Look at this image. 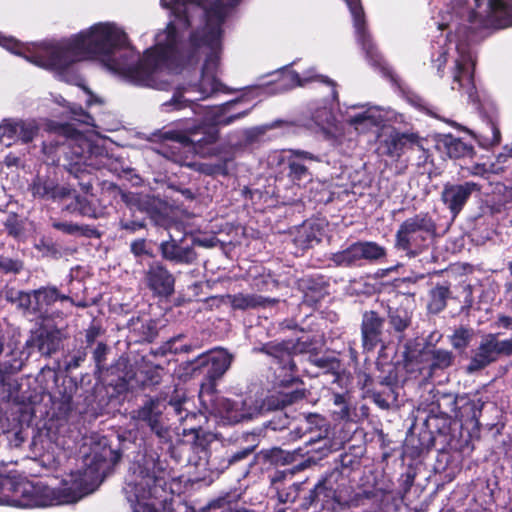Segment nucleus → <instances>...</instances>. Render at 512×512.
<instances>
[{
  "instance_id": "f257e3e1",
  "label": "nucleus",
  "mask_w": 512,
  "mask_h": 512,
  "mask_svg": "<svg viewBox=\"0 0 512 512\" xmlns=\"http://www.w3.org/2000/svg\"><path fill=\"white\" fill-rule=\"evenodd\" d=\"M241 0H214L205 8L202 27L192 30L186 44L179 39L174 22L170 21L165 29V39L153 48L147 49L142 57L136 51H126L125 61L114 63L130 77L134 84L151 87L155 83L154 75L163 64L176 62L188 65L197 61L202 47L210 50L209 61L214 54L221 51L223 24L229 9L235 7Z\"/></svg>"
},
{
  "instance_id": "f03ea898",
  "label": "nucleus",
  "mask_w": 512,
  "mask_h": 512,
  "mask_svg": "<svg viewBox=\"0 0 512 512\" xmlns=\"http://www.w3.org/2000/svg\"><path fill=\"white\" fill-rule=\"evenodd\" d=\"M360 461L356 456L342 453L333 469L322 474L314 484L309 480L295 482L278 491L281 503L293 504L302 512H338L339 509L366 504H377L385 496L377 485L354 489L350 472Z\"/></svg>"
},
{
  "instance_id": "7ed1b4c3",
  "label": "nucleus",
  "mask_w": 512,
  "mask_h": 512,
  "mask_svg": "<svg viewBox=\"0 0 512 512\" xmlns=\"http://www.w3.org/2000/svg\"><path fill=\"white\" fill-rule=\"evenodd\" d=\"M89 493L82 482L75 479L71 485L51 488L42 481L22 479L14 481L10 494H5L6 504L19 508L48 507L79 501Z\"/></svg>"
},
{
  "instance_id": "20e7f679",
  "label": "nucleus",
  "mask_w": 512,
  "mask_h": 512,
  "mask_svg": "<svg viewBox=\"0 0 512 512\" xmlns=\"http://www.w3.org/2000/svg\"><path fill=\"white\" fill-rule=\"evenodd\" d=\"M83 40L84 55L103 56L105 65L115 73L130 81V77L122 70L117 69L114 63L125 61L126 51H135L128 39V35L113 23H97L88 30L78 33Z\"/></svg>"
},
{
  "instance_id": "39448f33",
  "label": "nucleus",
  "mask_w": 512,
  "mask_h": 512,
  "mask_svg": "<svg viewBox=\"0 0 512 512\" xmlns=\"http://www.w3.org/2000/svg\"><path fill=\"white\" fill-rule=\"evenodd\" d=\"M130 470L135 476V481L128 483L125 489L140 491V497H160L166 494L170 472L167 461L161 459L158 452L144 446L134 456Z\"/></svg>"
},
{
  "instance_id": "423d86ee",
  "label": "nucleus",
  "mask_w": 512,
  "mask_h": 512,
  "mask_svg": "<svg viewBox=\"0 0 512 512\" xmlns=\"http://www.w3.org/2000/svg\"><path fill=\"white\" fill-rule=\"evenodd\" d=\"M83 40L78 34L63 42H41L25 54V59L39 67L63 74L84 55Z\"/></svg>"
},
{
  "instance_id": "0eeeda50",
  "label": "nucleus",
  "mask_w": 512,
  "mask_h": 512,
  "mask_svg": "<svg viewBox=\"0 0 512 512\" xmlns=\"http://www.w3.org/2000/svg\"><path fill=\"white\" fill-rule=\"evenodd\" d=\"M104 334L105 329L101 323L92 320L86 329L80 331L75 336V346L68 355L65 369H77L86 361L88 353L91 352L96 371L102 372L107 370V356L110 352V347L106 341L99 340Z\"/></svg>"
},
{
  "instance_id": "6e6552de",
  "label": "nucleus",
  "mask_w": 512,
  "mask_h": 512,
  "mask_svg": "<svg viewBox=\"0 0 512 512\" xmlns=\"http://www.w3.org/2000/svg\"><path fill=\"white\" fill-rule=\"evenodd\" d=\"M220 132L216 125L207 123H186L182 129L163 132L162 139L180 144L183 148L201 157L218 156L216 146Z\"/></svg>"
},
{
  "instance_id": "1a4fd4ad",
  "label": "nucleus",
  "mask_w": 512,
  "mask_h": 512,
  "mask_svg": "<svg viewBox=\"0 0 512 512\" xmlns=\"http://www.w3.org/2000/svg\"><path fill=\"white\" fill-rule=\"evenodd\" d=\"M437 225L428 212H420L405 219L395 234V247L410 257L422 253L428 240L436 234Z\"/></svg>"
},
{
  "instance_id": "9d476101",
  "label": "nucleus",
  "mask_w": 512,
  "mask_h": 512,
  "mask_svg": "<svg viewBox=\"0 0 512 512\" xmlns=\"http://www.w3.org/2000/svg\"><path fill=\"white\" fill-rule=\"evenodd\" d=\"M233 355L224 348H217L202 353L187 363L186 369L191 376L202 377L200 392L213 394L216 392L218 382L230 369Z\"/></svg>"
},
{
  "instance_id": "9b49d317",
  "label": "nucleus",
  "mask_w": 512,
  "mask_h": 512,
  "mask_svg": "<svg viewBox=\"0 0 512 512\" xmlns=\"http://www.w3.org/2000/svg\"><path fill=\"white\" fill-rule=\"evenodd\" d=\"M255 351L273 358L274 363L278 365L275 376L276 387L289 389L294 385L304 384L298 375V367L294 361L292 339L269 341L255 348Z\"/></svg>"
},
{
  "instance_id": "f8f14e48",
  "label": "nucleus",
  "mask_w": 512,
  "mask_h": 512,
  "mask_svg": "<svg viewBox=\"0 0 512 512\" xmlns=\"http://www.w3.org/2000/svg\"><path fill=\"white\" fill-rule=\"evenodd\" d=\"M502 332H489L481 336L478 346L471 351L466 370L482 371L503 358L512 357V335L501 338Z\"/></svg>"
},
{
  "instance_id": "ddd939ff",
  "label": "nucleus",
  "mask_w": 512,
  "mask_h": 512,
  "mask_svg": "<svg viewBox=\"0 0 512 512\" xmlns=\"http://www.w3.org/2000/svg\"><path fill=\"white\" fill-rule=\"evenodd\" d=\"M455 356L452 351L426 346L418 351L405 353V366L408 371H417L423 379H432L451 367Z\"/></svg>"
},
{
  "instance_id": "4468645a",
  "label": "nucleus",
  "mask_w": 512,
  "mask_h": 512,
  "mask_svg": "<svg viewBox=\"0 0 512 512\" xmlns=\"http://www.w3.org/2000/svg\"><path fill=\"white\" fill-rule=\"evenodd\" d=\"M345 2L353 16L357 41L365 52L367 61L371 66L379 70L383 76L393 80L395 76L394 72L385 62L367 29L365 12L361 0H345Z\"/></svg>"
},
{
  "instance_id": "2eb2a0df",
  "label": "nucleus",
  "mask_w": 512,
  "mask_h": 512,
  "mask_svg": "<svg viewBox=\"0 0 512 512\" xmlns=\"http://www.w3.org/2000/svg\"><path fill=\"white\" fill-rule=\"evenodd\" d=\"M31 355L25 343L21 349H11L0 361V401L9 402L16 393L17 382L14 376L22 370Z\"/></svg>"
},
{
  "instance_id": "dca6fc26",
  "label": "nucleus",
  "mask_w": 512,
  "mask_h": 512,
  "mask_svg": "<svg viewBox=\"0 0 512 512\" xmlns=\"http://www.w3.org/2000/svg\"><path fill=\"white\" fill-rule=\"evenodd\" d=\"M163 408L160 398H149L133 411V418L145 423L160 443L168 444L172 442V435L170 427L164 421Z\"/></svg>"
},
{
  "instance_id": "f3484780",
  "label": "nucleus",
  "mask_w": 512,
  "mask_h": 512,
  "mask_svg": "<svg viewBox=\"0 0 512 512\" xmlns=\"http://www.w3.org/2000/svg\"><path fill=\"white\" fill-rule=\"evenodd\" d=\"M175 276L161 260L148 263L143 272L145 287L158 298H170L175 293Z\"/></svg>"
},
{
  "instance_id": "a211bd4d",
  "label": "nucleus",
  "mask_w": 512,
  "mask_h": 512,
  "mask_svg": "<svg viewBox=\"0 0 512 512\" xmlns=\"http://www.w3.org/2000/svg\"><path fill=\"white\" fill-rule=\"evenodd\" d=\"M385 318L375 310L364 311L360 323L361 346L364 353L374 352L376 348H386L387 335L384 328Z\"/></svg>"
},
{
  "instance_id": "6ab92c4d",
  "label": "nucleus",
  "mask_w": 512,
  "mask_h": 512,
  "mask_svg": "<svg viewBox=\"0 0 512 512\" xmlns=\"http://www.w3.org/2000/svg\"><path fill=\"white\" fill-rule=\"evenodd\" d=\"M481 186L473 181L462 183L446 182L440 193V200L449 211L452 219H456L463 211L474 193L480 192Z\"/></svg>"
},
{
  "instance_id": "aec40b11",
  "label": "nucleus",
  "mask_w": 512,
  "mask_h": 512,
  "mask_svg": "<svg viewBox=\"0 0 512 512\" xmlns=\"http://www.w3.org/2000/svg\"><path fill=\"white\" fill-rule=\"evenodd\" d=\"M316 160L318 157L308 151L289 149L287 155L281 157L279 164L282 172L293 184L301 185L312 180L313 175L307 163Z\"/></svg>"
},
{
  "instance_id": "412c9836",
  "label": "nucleus",
  "mask_w": 512,
  "mask_h": 512,
  "mask_svg": "<svg viewBox=\"0 0 512 512\" xmlns=\"http://www.w3.org/2000/svg\"><path fill=\"white\" fill-rule=\"evenodd\" d=\"M54 387L50 399L58 417L65 418L73 410V397L78 390L77 381L68 375L53 373Z\"/></svg>"
},
{
  "instance_id": "4be33fe9",
  "label": "nucleus",
  "mask_w": 512,
  "mask_h": 512,
  "mask_svg": "<svg viewBox=\"0 0 512 512\" xmlns=\"http://www.w3.org/2000/svg\"><path fill=\"white\" fill-rule=\"evenodd\" d=\"M159 253L162 260L175 265H191L196 262L198 256L188 234L179 239L169 235V239L159 244Z\"/></svg>"
},
{
  "instance_id": "5701e85b",
  "label": "nucleus",
  "mask_w": 512,
  "mask_h": 512,
  "mask_svg": "<svg viewBox=\"0 0 512 512\" xmlns=\"http://www.w3.org/2000/svg\"><path fill=\"white\" fill-rule=\"evenodd\" d=\"M418 147L423 149L421 137L416 132H399L393 130L382 140H380L377 151L381 156L389 157L393 160H399L406 150Z\"/></svg>"
},
{
  "instance_id": "b1692460",
  "label": "nucleus",
  "mask_w": 512,
  "mask_h": 512,
  "mask_svg": "<svg viewBox=\"0 0 512 512\" xmlns=\"http://www.w3.org/2000/svg\"><path fill=\"white\" fill-rule=\"evenodd\" d=\"M72 189L60 185L57 179L48 175L37 174L28 184V192L34 200L42 202H59L72 195Z\"/></svg>"
},
{
  "instance_id": "393cba45",
  "label": "nucleus",
  "mask_w": 512,
  "mask_h": 512,
  "mask_svg": "<svg viewBox=\"0 0 512 512\" xmlns=\"http://www.w3.org/2000/svg\"><path fill=\"white\" fill-rule=\"evenodd\" d=\"M65 338L66 335L62 329L40 328L31 331L25 343L26 348L30 350L31 354L38 351L43 356H51L63 347Z\"/></svg>"
},
{
  "instance_id": "a878e982",
  "label": "nucleus",
  "mask_w": 512,
  "mask_h": 512,
  "mask_svg": "<svg viewBox=\"0 0 512 512\" xmlns=\"http://www.w3.org/2000/svg\"><path fill=\"white\" fill-rule=\"evenodd\" d=\"M329 428L326 423L321 424L318 428L317 438H307L305 441L308 447L306 454H316V456H308L305 460L297 463V470H304L315 465L319 460L327 457L332 452V440L328 436Z\"/></svg>"
},
{
  "instance_id": "bb28decb",
  "label": "nucleus",
  "mask_w": 512,
  "mask_h": 512,
  "mask_svg": "<svg viewBox=\"0 0 512 512\" xmlns=\"http://www.w3.org/2000/svg\"><path fill=\"white\" fill-rule=\"evenodd\" d=\"M0 129L2 136L23 144L31 143L39 133V126L35 120L4 119Z\"/></svg>"
},
{
  "instance_id": "cd10ccee",
  "label": "nucleus",
  "mask_w": 512,
  "mask_h": 512,
  "mask_svg": "<svg viewBox=\"0 0 512 512\" xmlns=\"http://www.w3.org/2000/svg\"><path fill=\"white\" fill-rule=\"evenodd\" d=\"M307 361L319 370L317 376L319 374L331 375L333 377L332 383H339L343 379V364L335 355L329 352L317 351L307 356Z\"/></svg>"
},
{
  "instance_id": "c85d7f7f",
  "label": "nucleus",
  "mask_w": 512,
  "mask_h": 512,
  "mask_svg": "<svg viewBox=\"0 0 512 512\" xmlns=\"http://www.w3.org/2000/svg\"><path fill=\"white\" fill-rule=\"evenodd\" d=\"M297 288L303 293L305 302L314 305L320 302L327 293L328 282L320 274L304 275L297 279Z\"/></svg>"
},
{
  "instance_id": "c756f323",
  "label": "nucleus",
  "mask_w": 512,
  "mask_h": 512,
  "mask_svg": "<svg viewBox=\"0 0 512 512\" xmlns=\"http://www.w3.org/2000/svg\"><path fill=\"white\" fill-rule=\"evenodd\" d=\"M484 407V402L480 399H471L468 396L459 397V405L455 415L462 425L480 427V416Z\"/></svg>"
},
{
  "instance_id": "7c9ffc66",
  "label": "nucleus",
  "mask_w": 512,
  "mask_h": 512,
  "mask_svg": "<svg viewBox=\"0 0 512 512\" xmlns=\"http://www.w3.org/2000/svg\"><path fill=\"white\" fill-rule=\"evenodd\" d=\"M208 3H210V0H160L161 7L172 11L182 29H188L192 26L188 5H196L202 9L203 13L205 8L209 7Z\"/></svg>"
},
{
  "instance_id": "2f4dec72",
  "label": "nucleus",
  "mask_w": 512,
  "mask_h": 512,
  "mask_svg": "<svg viewBox=\"0 0 512 512\" xmlns=\"http://www.w3.org/2000/svg\"><path fill=\"white\" fill-rule=\"evenodd\" d=\"M294 385L289 391L279 390L268 395L263 401V407L267 410L282 411L285 407L297 403L306 397V390Z\"/></svg>"
},
{
  "instance_id": "473e14b6",
  "label": "nucleus",
  "mask_w": 512,
  "mask_h": 512,
  "mask_svg": "<svg viewBox=\"0 0 512 512\" xmlns=\"http://www.w3.org/2000/svg\"><path fill=\"white\" fill-rule=\"evenodd\" d=\"M387 319L391 330L400 338L412 325L413 310L406 304L400 303L397 306H387Z\"/></svg>"
},
{
  "instance_id": "72a5a7b5",
  "label": "nucleus",
  "mask_w": 512,
  "mask_h": 512,
  "mask_svg": "<svg viewBox=\"0 0 512 512\" xmlns=\"http://www.w3.org/2000/svg\"><path fill=\"white\" fill-rule=\"evenodd\" d=\"M34 298L36 312H38V316L41 318L46 317L49 307L57 301L73 302V299L69 295L61 293L55 286H45L35 289Z\"/></svg>"
},
{
  "instance_id": "f704fd0d",
  "label": "nucleus",
  "mask_w": 512,
  "mask_h": 512,
  "mask_svg": "<svg viewBox=\"0 0 512 512\" xmlns=\"http://www.w3.org/2000/svg\"><path fill=\"white\" fill-rule=\"evenodd\" d=\"M228 299L233 310L241 311L267 308L278 302V300L274 298L264 297L258 294L244 293L228 295Z\"/></svg>"
},
{
  "instance_id": "c9c22d12",
  "label": "nucleus",
  "mask_w": 512,
  "mask_h": 512,
  "mask_svg": "<svg viewBox=\"0 0 512 512\" xmlns=\"http://www.w3.org/2000/svg\"><path fill=\"white\" fill-rule=\"evenodd\" d=\"M188 400L186 391L183 388L175 386L172 394L168 397L167 402L168 405L173 408L175 415L180 421L188 422L199 417L200 419H203L204 422H207V417L204 413L188 412L187 409L184 408V405Z\"/></svg>"
},
{
  "instance_id": "e433bc0d",
  "label": "nucleus",
  "mask_w": 512,
  "mask_h": 512,
  "mask_svg": "<svg viewBox=\"0 0 512 512\" xmlns=\"http://www.w3.org/2000/svg\"><path fill=\"white\" fill-rule=\"evenodd\" d=\"M440 142L450 159H472L476 154L472 144H468L450 133L443 135Z\"/></svg>"
},
{
  "instance_id": "4c0bfd02",
  "label": "nucleus",
  "mask_w": 512,
  "mask_h": 512,
  "mask_svg": "<svg viewBox=\"0 0 512 512\" xmlns=\"http://www.w3.org/2000/svg\"><path fill=\"white\" fill-rule=\"evenodd\" d=\"M451 297L450 285L448 283H437L428 291L427 312L437 315L445 310L447 300Z\"/></svg>"
},
{
  "instance_id": "58836bf2",
  "label": "nucleus",
  "mask_w": 512,
  "mask_h": 512,
  "mask_svg": "<svg viewBox=\"0 0 512 512\" xmlns=\"http://www.w3.org/2000/svg\"><path fill=\"white\" fill-rule=\"evenodd\" d=\"M126 491L133 493L134 499L131 497H128V499L132 503L134 512H161V509L165 508L167 493L160 497H155L153 495L140 497L138 495L140 491H131V489H126Z\"/></svg>"
},
{
  "instance_id": "ea45409f",
  "label": "nucleus",
  "mask_w": 512,
  "mask_h": 512,
  "mask_svg": "<svg viewBox=\"0 0 512 512\" xmlns=\"http://www.w3.org/2000/svg\"><path fill=\"white\" fill-rule=\"evenodd\" d=\"M189 430L194 434V440L192 442L181 441L176 446L172 448V455L175 453H179L178 462H191L190 452L191 451H199L204 450V445L200 441V434L203 433V428L201 424L189 426Z\"/></svg>"
},
{
  "instance_id": "a19ab883",
  "label": "nucleus",
  "mask_w": 512,
  "mask_h": 512,
  "mask_svg": "<svg viewBox=\"0 0 512 512\" xmlns=\"http://www.w3.org/2000/svg\"><path fill=\"white\" fill-rule=\"evenodd\" d=\"M241 500V493L237 490L223 492L211 499L203 508V512H231Z\"/></svg>"
},
{
  "instance_id": "79ce46f5",
  "label": "nucleus",
  "mask_w": 512,
  "mask_h": 512,
  "mask_svg": "<svg viewBox=\"0 0 512 512\" xmlns=\"http://www.w3.org/2000/svg\"><path fill=\"white\" fill-rule=\"evenodd\" d=\"M72 190L74 198L65 206L64 210L71 214H78L82 217L97 219L100 216V212L96 205L87 197L76 194V191L74 189Z\"/></svg>"
},
{
  "instance_id": "37998d69",
  "label": "nucleus",
  "mask_w": 512,
  "mask_h": 512,
  "mask_svg": "<svg viewBox=\"0 0 512 512\" xmlns=\"http://www.w3.org/2000/svg\"><path fill=\"white\" fill-rule=\"evenodd\" d=\"M488 9L500 27L512 26V0H488Z\"/></svg>"
},
{
  "instance_id": "c03bdc74",
  "label": "nucleus",
  "mask_w": 512,
  "mask_h": 512,
  "mask_svg": "<svg viewBox=\"0 0 512 512\" xmlns=\"http://www.w3.org/2000/svg\"><path fill=\"white\" fill-rule=\"evenodd\" d=\"M359 267L364 262L375 263L387 255L386 248L374 241H357Z\"/></svg>"
},
{
  "instance_id": "a18cd8bd",
  "label": "nucleus",
  "mask_w": 512,
  "mask_h": 512,
  "mask_svg": "<svg viewBox=\"0 0 512 512\" xmlns=\"http://www.w3.org/2000/svg\"><path fill=\"white\" fill-rule=\"evenodd\" d=\"M330 401L336 407L333 411V418L337 421L352 420L351 394L348 390L332 392Z\"/></svg>"
},
{
  "instance_id": "49530a36",
  "label": "nucleus",
  "mask_w": 512,
  "mask_h": 512,
  "mask_svg": "<svg viewBox=\"0 0 512 512\" xmlns=\"http://www.w3.org/2000/svg\"><path fill=\"white\" fill-rule=\"evenodd\" d=\"M52 228L57 231H61L64 234L72 236H82L86 238H99L100 232L98 229L91 225H79L73 222H62L58 220H52Z\"/></svg>"
},
{
  "instance_id": "de8ad7c7",
  "label": "nucleus",
  "mask_w": 512,
  "mask_h": 512,
  "mask_svg": "<svg viewBox=\"0 0 512 512\" xmlns=\"http://www.w3.org/2000/svg\"><path fill=\"white\" fill-rule=\"evenodd\" d=\"M234 157L232 154H226L219 157L216 162H206L198 164V171L206 176L227 177L230 174V165L233 163Z\"/></svg>"
},
{
  "instance_id": "09e8293b",
  "label": "nucleus",
  "mask_w": 512,
  "mask_h": 512,
  "mask_svg": "<svg viewBox=\"0 0 512 512\" xmlns=\"http://www.w3.org/2000/svg\"><path fill=\"white\" fill-rule=\"evenodd\" d=\"M264 459L270 464L284 466L296 463L299 457H302L301 449L287 451L280 447H273L264 453Z\"/></svg>"
},
{
  "instance_id": "8fccbe9b",
  "label": "nucleus",
  "mask_w": 512,
  "mask_h": 512,
  "mask_svg": "<svg viewBox=\"0 0 512 512\" xmlns=\"http://www.w3.org/2000/svg\"><path fill=\"white\" fill-rule=\"evenodd\" d=\"M129 327L132 331L138 333L139 341L153 342L158 335L156 322L153 319H142L141 317L131 318Z\"/></svg>"
},
{
  "instance_id": "3c124183",
  "label": "nucleus",
  "mask_w": 512,
  "mask_h": 512,
  "mask_svg": "<svg viewBox=\"0 0 512 512\" xmlns=\"http://www.w3.org/2000/svg\"><path fill=\"white\" fill-rule=\"evenodd\" d=\"M474 63H472V70L469 71L467 64L463 60H456L455 69L453 73V83L458 84V89L468 88L469 94L476 89L474 84Z\"/></svg>"
},
{
  "instance_id": "603ef678",
  "label": "nucleus",
  "mask_w": 512,
  "mask_h": 512,
  "mask_svg": "<svg viewBox=\"0 0 512 512\" xmlns=\"http://www.w3.org/2000/svg\"><path fill=\"white\" fill-rule=\"evenodd\" d=\"M35 249L40 252L43 257H49L55 260L60 259L66 254V249L51 235H42L35 244Z\"/></svg>"
},
{
  "instance_id": "864d4df0",
  "label": "nucleus",
  "mask_w": 512,
  "mask_h": 512,
  "mask_svg": "<svg viewBox=\"0 0 512 512\" xmlns=\"http://www.w3.org/2000/svg\"><path fill=\"white\" fill-rule=\"evenodd\" d=\"M68 171L76 180L73 185L78 186L85 195H93V185L98 180L94 173L89 171L86 166H74L73 169H68Z\"/></svg>"
},
{
  "instance_id": "5fc2aeb1",
  "label": "nucleus",
  "mask_w": 512,
  "mask_h": 512,
  "mask_svg": "<svg viewBox=\"0 0 512 512\" xmlns=\"http://www.w3.org/2000/svg\"><path fill=\"white\" fill-rule=\"evenodd\" d=\"M330 260L336 267H359L357 241L350 244L347 248L333 253Z\"/></svg>"
},
{
  "instance_id": "6e6d98bb",
  "label": "nucleus",
  "mask_w": 512,
  "mask_h": 512,
  "mask_svg": "<svg viewBox=\"0 0 512 512\" xmlns=\"http://www.w3.org/2000/svg\"><path fill=\"white\" fill-rule=\"evenodd\" d=\"M486 132H481L479 135L475 132L468 131L483 148H489L494 145H498L501 141V132L498 127V123L493 119H489L486 123Z\"/></svg>"
},
{
  "instance_id": "4d7b16f0",
  "label": "nucleus",
  "mask_w": 512,
  "mask_h": 512,
  "mask_svg": "<svg viewBox=\"0 0 512 512\" xmlns=\"http://www.w3.org/2000/svg\"><path fill=\"white\" fill-rule=\"evenodd\" d=\"M245 401H234L225 399L222 403L223 410L225 412V418L232 423H240L245 420H250L253 417V413L245 411L243 406Z\"/></svg>"
},
{
  "instance_id": "13d9d810",
  "label": "nucleus",
  "mask_w": 512,
  "mask_h": 512,
  "mask_svg": "<svg viewBox=\"0 0 512 512\" xmlns=\"http://www.w3.org/2000/svg\"><path fill=\"white\" fill-rule=\"evenodd\" d=\"M434 405L435 407L431 412L436 411L438 415L452 418V414L454 417L456 415L459 405V397L451 393H442L437 397Z\"/></svg>"
},
{
  "instance_id": "bf43d9fd",
  "label": "nucleus",
  "mask_w": 512,
  "mask_h": 512,
  "mask_svg": "<svg viewBox=\"0 0 512 512\" xmlns=\"http://www.w3.org/2000/svg\"><path fill=\"white\" fill-rule=\"evenodd\" d=\"M57 146L65 157L71 160L68 169H73L74 166H86L85 149L81 145L71 141L69 143L57 144Z\"/></svg>"
},
{
  "instance_id": "052dcab7",
  "label": "nucleus",
  "mask_w": 512,
  "mask_h": 512,
  "mask_svg": "<svg viewBox=\"0 0 512 512\" xmlns=\"http://www.w3.org/2000/svg\"><path fill=\"white\" fill-rule=\"evenodd\" d=\"M308 81L309 79H302L296 71L283 69L280 72L278 79L274 82V85L276 86L274 91L282 92L297 86H304Z\"/></svg>"
},
{
  "instance_id": "680f3d73",
  "label": "nucleus",
  "mask_w": 512,
  "mask_h": 512,
  "mask_svg": "<svg viewBox=\"0 0 512 512\" xmlns=\"http://www.w3.org/2000/svg\"><path fill=\"white\" fill-rule=\"evenodd\" d=\"M100 444L102 445V449L100 452H93V462H109L111 465L117 464L122 456L120 449L113 448L112 445L108 443L106 437H103Z\"/></svg>"
},
{
  "instance_id": "e2e57ef3",
  "label": "nucleus",
  "mask_w": 512,
  "mask_h": 512,
  "mask_svg": "<svg viewBox=\"0 0 512 512\" xmlns=\"http://www.w3.org/2000/svg\"><path fill=\"white\" fill-rule=\"evenodd\" d=\"M366 396L381 409H389L390 403L396 400V390L392 388L381 387V389H368Z\"/></svg>"
},
{
  "instance_id": "0e129e2a",
  "label": "nucleus",
  "mask_w": 512,
  "mask_h": 512,
  "mask_svg": "<svg viewBox=\"0 0 512 512\" xmlns=\"http://www.w3.org/2000/svg\"><path fill=\"white\" fill-rule=\"evenodd\" d=\"M473 336L474 330L472 328L460 326L450 336V342L454 349L463 351L470 345Z\"/></svg>"
},
{
  "instance_id": "69168bd1",
  "label": "nucleus",
  "mask_w": 512,
  "mask_h": 512,
  "mask_svg": "<svg viewBox=\"0 0 512 512\" xmlns=\"http://www.w3.org/2000/svg\"><path fill=\"white\" fill-rule=\"evenodd\" d=\"M249 437L252 438V443H250L248 446L242 447L236 451H232L231 453H227L226 461L228 466L247 459L255 451L256 447L258 446L256 435L250 433L245 434L246 439Z\"/></svg>"
},
{
  "instance_id": "338daca9",
  "label": "nucleus",
  "mask_w": 512,
  "mask_h": 512,
  "mask_svg": "<svg viewBox=\"0 0 512 512\" xmlns=\"http://www.w3.org/2000/svg\"><path fill=\"white\" fill-rule=\"evenodd\" d=\"M426 425L427 428L434 431V434L437 433L439 436L448 437L451 432V417L436 414L429 417Z\"/></svg>"
},
{
  "instance_id": "774afa93",
  "label": "nucleus",
  "mask_w": 512,
  "mask_h": 512,
  "mask_svg": "<svg viewBox=\"0 0 512 512\" xmlns=\"http://www.w3.org/2000/svg\"><path fill=\"white\" fill-rule=\"evenodd\" d=\"M185 336L183 334H178L176 336L171 337L166 342L163 343L155 352L156 355L165 356L168 353L178 354V353H188L192 350L191 345H182L180 347L176 346V343L180 341Z\"/></svg>"
}]
</instances>
